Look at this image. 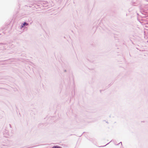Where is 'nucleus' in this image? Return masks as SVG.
Returning a JSON list of instances; mask_svg holds the SVG:
<instances>
[{"label":"nucleus","mask_w":148,"mask_h":148,"mask_svg":"<svg viewBox=\"0 0 148 148\" xmlns=\"http://www.w3.org/2000/svg\"><path fill=\"white\" fill-rule=\"evenodd\" d=\"M52 148H62L61 147L57 146H54Z\"/></svg>","instance_id":"obj_3"},{"label":"nucleus","mask_w":148,"mask_h":148,"mask_svg":"<svg viewBox=\"0 0 148 148\" xmlns=\"http://www.w3.org/2000/svg\"><path fill=\"white\" fill-rule=\"evenodd\" d=\"M22 24L23 25V26H24L28 25H29V24L28 23L25 22H24L23 23H22Z\"/></svg>","instance_id":"obj_2"},{"label":"nucleus","mask_w":148,"mask_h":148,"mask_svg":"<svg viewBox=\"0 0 148 148\" xmlns=\"http://www.w3.org/2000/svg\"><path fill=\"white\" fill-rule=\"evenodd\" d=\"M109 143H107L106 145H105L104 146H106V145H108V144Z\"/></svg>","instance_id":"obj_5"},{"label":"nucleus","mask_w":148,"mask_h":148,"mask_svg":"<svg viewBox=\"0 0 148 148\" xmlns=\"http://www.w3.org/2000/svg\"><path fill=\"white\" fill-rule=\"evenodd\" d=\"M0 45H1V46H3L4 47L5 49H6V48H7V47H8V45L6 44H3V43H0Z\"/></svg>","instance_id":"obj_1"},{"label":"nucleus","mask_w":148,"mask_h":148,"mask_svg":"<svg viewBox=\"0 0 148 148\" xmlns=\"http://www.w3.org/2000/svg\"><path fill=\"white\" fill-rule=\"evenodd\" d=\"M24 26H23V25H22V24H21V25L20 27L21 29H22V28H23Z\"/></svg>","instance_id":"obj_4"},{"label":"nucleus","mask_w":148,"mask_h":148,"mask_svg":"<svg viewBox=\"0 0 148 148\" xmlns=\"http://www.w3.org/2000/svg\"><path fill=\"white\" fill-rule=\"evenodd\" d=\"M120 143H121V144L122 145V142H120Z\"/></svg>","instance_id":"obj_6"}]
</instances>
